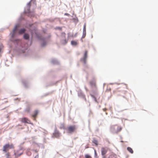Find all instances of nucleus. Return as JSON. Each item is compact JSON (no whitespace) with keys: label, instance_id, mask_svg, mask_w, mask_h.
<instances>
[{"label":"nucleus","instance_id":"11","mask_svg":"<svg viewBox=\"0 0 158 158\" xmlns=\"http://www.w3.org/2000/svg\"><path fill=\"white\" fill-rule=\"evenodd\" d=\"M93 143L95 144L96 146H97L98 145V141L96 139H94L92 141Z\"/></svg>","mask_w":158,"mask_h":158},{"label":"nucleus","instance_id":"3","mask_svg":"<svg viewBox=\"0 0 158 158\" xmlns=\"http://www.w3.org/2000/svg\"><path fill=\"white\" fill-rule=\"evenodd\" d=\"M76 129V127L75 125H72L69 126L67 129V132L71 133L74 131Z\"/></svg>","mask_w":158,"mask_h":158},{"label":"nucleus","instance_id":"19","mask_svg":"<svg viewBox=\"0 0 158 158\" xmlns=\"http://www.w3.org/2000/svg\"><path fill=\"white\" fill-rule=\"evenodd\" d=\"M102 158H106V155H102Z\"/></svg>","mask_w":158,"mask_h":158},{"label":"nucleus","instance_id":"4","mask_svg":"<svg viewBox=\"0 0 158 158\" xmlns=\"http://www.w3.org/2000/svg\"><path fill=\"white\" fill-rule=\"evenodd\" d=\"M108 148L106 147H102L101 148V152L102 155H106L107 152L109 150Z\"/></svg>","mask_w":158,"mask_h":158},{"label":"nucleus","instance_id":"16","mask_svg":"<svg viewBox=\"0 0 158 158\" xmlns=\"http://www.w3.org/2000/svg\"><path fill=\"white\" fill-rule=\"evenodd\" d=\"M71 44L72 45H76L77 44V42L75 41L72 40L71 41Z\"/></svg>","mask_w":158,"mask_h":158},{"label":"nucleus","instance_id":"20","mask_svg":"<svg viewBox=\"0 0 158 158\" xmlns=\"http://www.w3.org/2000/svg\"><path fill=\"white\" fill-rule=\"evenodd\" d=\"M26 111H27V112H29L30 111V109H28L26 110Z\"/></svg>","mask_w":158,"mask_h":158},{"label":"nucleus","instance_id":"12","mask_svg":"<svg viewBox=\"0 0 158 158\" xmlns=\"http://www.w3.org/2000/svg\"><path fill=\"white\" fill-rule=\"evenodd\" d=\"M25 31V29H22L19 31V34H21L24 33Z\"/></svg>","mask_w":158,"mask_h":158},{"label":"nucleus","instance_id":"14","mask_svg":"<svg viewBox=\"0 0 158 158\" xmlns=\"http://www.w3.org/2000/svg\"><path fill=\"white\" fill-rule=\"evenodd\" d=\"M127 150L131 153H133V151L131 148L129 147H127Z\"/></svg>","mask_w":158,"mask_h":158},{"label":"nucleus","instance_id":"5","mask_svg":"<svg viewBox=\"0 0 158 158\" xmlns=\"http://www.w3.org/2000/svg\"><path fill=\"white\" fill-rule=\"evenodd\" d=\"M60 135V134L59 131L55 130L53 134V137L58 138Z\"/></svg>","mask_w":158,"mask_h":158},{"label":"nucleus","instance_id":"7","mask_svg":"<svg viewBox=\"0 0 158 158\" xmlns=\"http://www.w3.org/2000/svg\"><path fill=\"white\" fill-rule=\"evenodd\" d=\"M21 121L22 123H30V121L27 118H23L21 119Z\"/></svg>","mask_w":158,"mask_h":158},{"label":"nucleus","instance_id":"21","mask_svg":"<svg viewBox=\"0 0 158 158\" xmlns=\"http://www.w3.org/2000/svg\"><path fill=\"white\" fill-rule=\"evenodd\" d=\"M106 108H104L103 109V110L104 111H105L106 110Z\"/></svg>","mask_w":158,"mask_h":158},{"label":"nucleus","instance_id":"8","mask_svg":"<svg viewBox=\"0 0 158 158\" xmlns=\"http://www.w3.org/2000/svg\"><path fill=\"white\" fill-rule=\"evenodd\" d=\"M17 28V27L16 26L14 29L13 32L11 33V37H13L15 36Z\"/></svg>","mask_w":158,"mask_h":158},{"label":"nucleus","instance_id":"1","mask_svg":"<svg viewBox=\"0 0 158 158\" xmlns=\"http://www.w3.org/2000/svg\"><path fill=\"white\" fill-rule=\"evenodd\" d=\"M122 130V127L117 125H112L110 126V130L111 132L114 133H118Z\"/></svg>","mask_w":158,"mask_h":158},{"label":"nucleus","instance_id":"9","mask_svg":"<svg viewBox=\"0 0 158 158\" xmlns=\"http://www.w3.org/2000/svg\"><path fill=\"white\" fill-rule=\"evenodd\" d=\"M89 83L91 87L96 88V82L95 81H90Z\"/></svg>","mask_w":158,"mask_h":158},{"label":"nucleus","instance_id":"6","mask_svg":"<svg viewBox=\"0 0 158 158\" xmlns=\"http://www.w3.org/2000/svg\"><path fill=\"white\" fill-rule=\"evenodd\" d=\"M87 51H85L84 54L83 58L81 59V60L84 64L86 63V58L87 57Z\"/></svg>","mask_w":158,"mask_h":158},{"label":"nucleus","instance_id":"15","mask_svg":"<svg viewBox=\"0 0 158 158\" xmlns=\"http://www.w3.org/2000/svg\"><path fill=\"white\" fill-rule=\"evenodd\" d=\"M38 113V111L37 110H35L34 112V113L32 115V116L34 118H35V117L37 116Z\"/></svg>","mask_w":158,"mask_h":158},{"label":"nucleus","instance_id":"18","mask_svg":"<svg viewBox=\"0 0 158 158\" xmlns=\"http://www.w3.org/2000/svg\"><path fill=\"white\" fill-rule=\"evenodd\" d=\"M27 6L28 7L29 9L31 6V2H29L27 4Z\"/></svg>","mask_w":158,"mask_h":158},{"label":"nucleus","instance_id":"23","mask_svg":"<svg viewBox=\"0 0 158 158\" xmlns=\"http://www.w3.org/2000/svg\"><path fill=\"white\" fill-rule=\"evenodd\" d=\"M91 96L92 97H93V95H91Z\"/></svg>","mask_w":158,"mask_h":158},{"label":"nucleus","instance_id":"13","mask_svg":"<svg viewBox=\"0 0 158 158\" xmlns=\"http://www.w3.org/2000/svg\"><path fill=\"white\" fill-rule=\"evenodd\" d=\"M23 37L24 39L27 40L29 38V35L27 34H25L24 35Z\"/></svg>","mask_w":158,"mask_h":158},{"label":"nucleus","instance_id":"22","mask_svg":"<svg viewBox=\"0 0 158 158\" xmlns=\"http://www.w3.org/2000/svg\"><path fill=\"white\" fill-rule=\"evenodd\" d=\"M2 50V48H1L0 47V52H1Z\"/></svg>","mask_w":158,"mask_h":158},{"label":"nucleus","instance_id":"17","mask_svg":"<svg viewBox=\"0 0 158 158\" xmlns=\"http://www.w3.org/2000/svg\"><path fill=\"white\" fill-rule=\"evenodd\" d=\"M85 158H92L91 156L88 154H86L85 155Z\"/></svg>","mask_w":158,"mask_h":158},{"label":"nucleus","instance_id":"10","mask_svg":"<svg viewBox=\"0 0 158 158\" xmlns=\"http://www.w3.org/2000/svg\"><path fill=\"white\" fill-rule=\"evenodd\" d=\"M86 34V25L85 24L84 26L83 31V34L82 36V38H84Z\"/></svg>","mask_w":158,"mask_h":158},{"label":"nucleus","instance_id":"2","mask_svg":"<svg viewBox=\"0 0 158 158\" xmlns=\"http://www.w3.org/2000/svg\"><path fill=\"white\" fill-rule=\"evenodd\" d=\"M14 146L13 144H9L8 143L6 144L3 147V151L5 152H7L9 149L14 148Z\"/></svg>","mask_w":158,"mask_h":158}]
</instances>
